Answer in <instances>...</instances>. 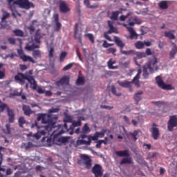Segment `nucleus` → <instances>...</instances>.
Returning <instances> with one entry per match:
<instances>
[{
	"label": "nucleus",
	"instance_id": "7",
	"mask_svg": "<svg viewBox=\"0 0 177 177\" xmlns=\"http://www.w3.org/2000/svg\"><path fill=\"white\" fill-rule=\"evenodd\" d=\"M75 127H77L72 124L68 129V124L66 123H64V125L59 124L57 126V132L58 133V135H62L63 133L68 132L69 131H74Z\"/></svg>",
	"mask_w": 177,
	"mask_h": 177
},
{
	"label": "nucleus",
	"instance_id": "30",
	"mask_svg": "<svg viewBox=\"0 0 177 177\" xmlns=\"http://www.w3.org/2000/svg\"><path fill=\"white\" fill-rule=\"evenodd\" d=\"M115 153L118 156V157H129V151H117L115 152Z\"/></svg>",
	"mask_w": 177,
	"mask_h": 177
},
{
	"label": "nucleus",
	"instance_id": "28",
	"mask_svg": "<svg viewBox=\"0 0 177 177\" xmlns=\"http://www.w3.org/2000/svg\"><path fill=\"white\" fill-rule=\"evenodd\" d=\"M175 30H169L168 32H165V37L166 38H168L169 40H174L176 39V37L174 35Z\"/></svg>",
	"mask_w": 177,
	"mask_h": 177
},
{
	"label": "nucleus",
	"instance_id": "62",
	"mask_svg": "<svg viewBox=\"0 0 177 177\" xmlns=\"http://www.w3.org/2000/svg\"><path fill=\"white\" fill-rule=\"evenodd\" d=\"M36 21H32V24L30 25L29 26V30L30 32H34L35 31V28L34 26V23Z\"/></svg>",
	"mask_w": 177,
	"mask_h": 177
},
{
	"label": "nucleus",
	"instance_id": "40",
	"mask_svg": "<svg viewBox=\"0 0 177 177\" xmlns=\"http://www.w3.org/2000/svg\"><path fill=\"white\" fill-rule=\"evenodd\" d=\"M120 11H114L111 12V16L110 19L111 20L117 21L118 17H119Z\"/></svg>",
	"mask_w": 177,
	"mask_h": 177
},
{
	"label": "nucleus",
	"instance_id": "41",
	"mask_svg": "<svg viewBox=\"0 0 177 177\" xmlns=\"http://www.w3.org/2000/svg\"><path fill=\"white\" fill-rule=\"evenodd\" d=\"M84 37H87L88 39H89V41H91V43L92 44H95V37L93 36V34L91 33H88L84 35Z\"/></svg>",
	"mask_w": 177,
	"mask_h": 177
},
{
	"label": "nucleus",
	"instance_id": "56",
	"mask_svg": "<svg viewBox=\"0 0 177 177\" xmlns=\"http://www.w3.org/2000/svg\"><path fill=\"white\" fill-rule=\"evenodd\" d=\"M25 146L26 149H32L34 147V145L32 142H27L26 144L24 145Z\"/></svg>",
	"mask_w": 177,
	"mask_h": 177
},
{
	"label": "nucleus",
	"instance_id": "47",
	"mask_svg": "<svg viewBox=\"0 0 177 177\" xmlns=\"http://www.w3.org/2000/svg\"><path fill=\"white\" fill-rule=\"evenodd\" d=\"M90 131H91V130H90L88 123L84 124V125L82 128L83 133H88Z\"/></svg>",
	"mask_w": 177,
	"mask_h": 177
},
{
	"label": "nucleus",
	"instance_id": "44",
	"mask_svg": "<svg viewBox=\"0 0 177 177\" xmlns=\"http://www.w3.org/2000/svg\"><path fill=\"white\" fill-rule=\"evenodd\" d=\"M92 142H91L89 140H88V141H86L85 140H77V145H86V146H90L91 143Z\"/></svg>",
	"mask_w": 177,
	"mask_h": 177
},
{
	"label": "nucleus",
	"instance_id": "29",
	"mask_svg": "<svg viewBox=\"0 0 177 177\" xmlns=\"http://www.w3.org/2000/svg\"><path fill=\"white\" fill-rule=\"evenodd\" d=\"M84 3L88 8L90 9H96L99 6V3H93V5H91L90 0H84Z\"/></svg>",
	"mask_w": 177,
	"mask_h": 177
},
{
	"label": "nucleus",
	"instance_id": "24",
	"mask_svg": "<svg viewBox=\"0 0 177 177\" xmlns=\"http://www.w3.org/2000/svg\"><path fill=\"white\" fill-rule=\"evenodd\" d=\"M79 24H75L74 26V37L75 39H78L80 41H82L81 35L79 33Z\"/></svg>",
	"mask_w": 177,
	"mask_h": 177
},
{
	"label": "nucleus",
	"instance_id": "26",
	"mask_svg": "<svg viewBox=\"0 0 177 177\" xmlns=\"http://www.w3.org/2000/svg\"><path fill=\"white\" fill-rule=\"evenodd\" d=\"M42 39L41 33L39 32V29H37L35 35V41L37 44H41V39Z\"/></svg>",
	"mask_w": 177,
	"mask_h": 177
},
{
	"label": "nucleus",
	"instance_id": "21",
	"mask_svg": "<svg viewBox=\"0 0 177 177\" xmlns=\"http://www.w3.org/2000/svg\"><path fill=\"white\" fill-rule=\"evenodd\" d=\"M2 150H5V148L3 147H0V171L5 172L6 169L1 167L2 162H3V155L1 153ZM0 177H3V174L0 173Z\"/></svg>",
	"mask_w": 177,
	"mask_h": 177
},
{
	"label": "nucleus",
	"instance_id": "52",
	"mask_svg": "<svg viewBox=\"0 0 177 177\" xmlns=\"http://www.w3.org/2000/svg\"><path fill=\"white\" fill-rule=\"evenodd\" d=\"M131 15V12H128L127 15H121L120 17V20L121 21H125V20L129 17V16Z\"/></svg>",
	"mask_w": 177,
	"mask_h": 177
},
{
	"label": "nucleus",
	"instance_id": "60",
	"mask_svg": "<svg viewBox=\"0 0 177 177\" xmlns=\"http://www.w3.org/2000/svg\"><path fill=\"white\" fill-rule=\"evenodd\" d=\"M56 26L55 28V30L58 32L59 31L60 28H62V24H60L59 22H55Z\"/></svg>",
	"mask_w": 177,
	"mask_h": 177
},
{
	"label": "nucleus",
	"instance_id": "49",
	"mask_svg": "<svg viewBox=\"0 0 177 177\" xmlns=\"http://www.w3.org/2000/svg\"><path fill=\"white\" fill-rule=\"evenodd\" d=\"M26 124V120L24 117H20L19 118V124L20 128H23V125Z\"/></svg>",
	"mask_w": 177,
	"mask_h": 177
},
{
	"label": "nucleus",
	"instance_id": "45",
	"mask_svg": "<svg viewBox=\"0 0 177 177\" xmlns=\"http://www.w3.org/2000/svg\"><path fill=\"white\" fill-rule=\"evenodd\" d=\"M10 16V14L9 12H7L4 10H3V15L1 18L2 23L6 21V19H7Z\"/></svg>",
	"mask_w": 177,
	"mask_h": 177
},
{
	"label": "nucleus",
	"instance_id": "48",
	"mask_svg": "<svg viewBox=\"0 0 177 177\" xmlns=\"http://www.w3.org/2000/svg\"><path fill=\"white\" fill-rule=\"evenodd\" d=\"M68 55V53L66 52V51H64L62 53H60V55H59V61L61 62H63L65 59V57Z\"/></svg>",
	"mask_w": 177,
	"mask_h": 177
},
{
	"label": "nucleus",
	"instance_id": "22",
	"mask_svg": "<svg viewBox=\"0 0 177 177\" xmlns=\"http://www.w3.org/2000/svg\"><path fill=\"white\" fill-rule=\"evenodd\" d=\"M55 129V128H53V129H52V131H47V130H41V131H37V133L36 134H35L34 137H35L37 140L40 139L42 136H45V134H46V132L48 133L49 134H50V133H51V132L53 131V129ZM44 129H46L45 127H44Z\"/></svg>",
	"mask_w": 177,
	"mask_h": 177
},
{
	"label": "nucleus",
	"instance_id": "63",
	"mask_svg": "<svg viewBox=\"0 0 177 177\" xmlns=\"http://www.w3.org/2000/svg\"><path fill=\"white\" fill-rule=\"evenodd\" d=\"M108 34L109 33H107V32H104V38L106 39L108 41H113V39L111 38V37H109V35Z\"/></svg>",
	"mask_w": 177,
	"mask_h": 177
},
{
	"label": "nucleus",
	"instance_id": "53",
	"mask_svg": "<svg viewBox=\"0 0 177 177\" xmlns=\"http://www.w3.org/2000/svg\"><path fill=\"white\" fill-rule=\"evenodd\" d=\"M7 41H8V43L12 46L15 45L16 44V39L13 37H9Z\"/></svg>",
	"mask_w": 177,
	"mask_h": 177
},
{
	"label": "nucleus",
	"instance_id": "39",
	"mask_svg": "<svg viewBox=\"0 0 177 177\" xmlns=\"http://www.w3.org/2000/svg\"><path fill=\"white\" fill-rule=\"evenodd\" d=\"M69 139L70 137H59L57 138V141L62 144H66L68 143Z\"/></svg>",
	"mask_w": 177,
	"mask_h": 177
},
{
	"label": "nucleus",
	"instance_id": "37",
	"mask_svg": "<svg viewBox=\"0 0 177 177\" xmlns=\"http://www.w3.org/2000/svg\"><path fill=\"white\" fill-rule=\"evenodd\" d=\"M133 158H123V160H122L120 161V165H125V164H133Z\"/></svg>",
	"mask_w": 177,
	"mask_h": 177
},
{
	"label": "nucleus",
	"instance_id": "58",
	"mask_svg": "<svg viewBox=\"0 0 177 177\" xmlns=\"http://www.w3.org/2000/svg\"><path fill=\"white\" fill-rule=\"evenodd\" d=\"M111 93H113L114 95H117L118 97L121 95V93H116V88L114 86H111Z\"/></svg>",
	"mask_w": 177,
	"mask_h": 177
},
{
	"label": "nucleus",
	"instance_id": "4",
	"mask_svg": "<svg viewBox=\"0 0 177 177\" xmlns=\"http://www.w3.org/2000/svg\"><path fill=\"white\" fill-rule=\"evenodd\" d=\"M141 73H142L141 69H138V73L133 77V80H132V82H128L127 80H125L124 82L118 81V85H120L122 88H131V86H132V84H134L136 86L139 87L140 86L139 79H140Z\"/></svg>",
	"mask_w": 177,
	"mask_h": 177
},
{
	"label": "nucleus",
	"instance_id": "50",
	"mask_svg": "<svg viewBox=\"0 0 177 177\" xmlns=\"http://www.w3.org/2000/svg\"><path fill=\"white\" fill-rule=\"evenodd\" d=\"M99 137L100 136H98L97 134H94L93 136H88V140H89L90 142H92V140L97 141Z\"/></svg>",
	"mask_w": 177,
	"mask_h": 177
},
{
	"label": "nucleus",
	"instance_id": "20",
	"mask_svg": "<svg viewBox=\"0 0 177 177\" xmlns=\"http://www.w3.org/2000/svg\"><path fill=\"white\" fill-rule=\"evenodd\" d=\"M124 27L127 28L129 32H130V39H138V35L137 33L134 31L133 28L132 27H127V25L124 24H123Z\"/></svg>",
	"mask_w": 177,
	"mask_h": 177
},
{
	"label": "nucleus",
	"instance_id": "12",
	"mask_svg": "<svg viewBox=\"0 0 177 177\" xmlns=\"http://www.w3.org/2000/svg\"><path fill=\"white\" fill-rule=\"evenodd\" d=\"M168 130L171 131L174 130V128L177 127V116L171 115L169 116V120L167 123Z\"/></svg>",
	"mask_w": 177,
	"mask_h": 177
},
{
	"label": "nucleus",
	"instance_id": "9",
	"mask_svg": "<svg viewBox=\"0 0 177 177\" xmlns=\"http://www.w3.org/2000/svg\"><path fill=\"white\" fill-rule=\"evenodd\" d=\"M15 3L19 6L20 8L26 10H29L31 8H34L35 5L28 0H16Z\"/></svg>",
	"mask_w": 177,
	"mask_h": 177
},
{
	"label": "nucleus",
	"instance_id": "38",
	"mask_svg": "<svg viewBox=\"0 0 177 177\" xmlns=\"http://www.w3.org/2000/svg\"><path fill=\"white\" fill-rule=\"evenodd\" d=\"M84 84H85V78L82 75H79L76 81V85H84Z\"/></svg>",
	"mask_w": 177,
	"mask_h": 177
},
{
	"label": "nucleus",
	"instance_id": "19",
	"mask_svg": "<svg viewBox=\"0 0 177 177\" xmlns=\"http://www.w3.org/2000/svg\"><path fill=\"white\" fill-rule=\"evenodd\" d=\"M129 26H133L135 24L140 25L142 23L137 17H131L128 21Z\"/></svg>",
	"mask_w": 177,
	"mask_h": 177
},
{
	"label": "nucleus",
	"instance_id": "59",
	"mask_svg": "<svg viewBox=\"0 0 177 177\" xmlns=\"http://www.w3.org/2000/svg\"><path fill=\"white\" fill-rule=\"evenodd\" d=\"M105 133H106V130L103 129L100 132H98V131H96V133H95V134H97V136H105Z\"/></svg>",
	"mask_w": 177,
	"mask_h": 177
},
{
	"label": "nucleus",
	"instance_id": "57",
	"mask_svg": "<svg viewBox=\"0 0 177 177\" xmlns=\"http://www.w3.org/2000/svg\"><path fill=\"white\" fill-rule=\"evenodd\" d=\"M73 66V63L68 64L66 66L63 68V71H68L70 68H71Z\"/></svg>",
	"mask_w": 177,
	"mask_h": 177
},
{
	"label": "nucleus",
	"instance_id": "14",
	"mask_svg": "<svg viewBox=\"0 0 177 177\" xmlns=\"http://www.w3.org/2000/svg\"><path fill=\"white\" fill-rule=\"evenodd\" d=\"M59 12L66 14L70 12L71 9L68 6V4L66 3V1H64L62 0L59 1Z\"/></svg>",
	"mask_w": 177,
	"mask_h": 177
},
{
	"label": "nucleus",
	"instance_id": "27",
	"mask_svg": "<svg viewBox=\"0 0 177 177\" xmlns=\"http://www.w3.org/2000/svg\"><path fill=\"white\" fill-rule=\"evenodd\" d=\"M143 95V91H139L134 95L133 99L136 102V104H138L140 101L142 100V95Z\"/></svg>",
	"mask_w": 177,
	"mask_h": 177
},
{
	"label": "nucleus",
	"instance_id": "6",
	"mask_svg": "<svg viewBox=\"0 0 177 177\" xmlns=\"http://www.w3.org/2000/svg\"><path fill=\"white\" fill-rule=\"evenodd\" d=\"M60 135L61 134H58L57 131L53 130L52 134H50V137H44L41 140V142L43 143L46 142L47 146L51 147L53 143H54L55 140H57L58 136Z\"/></svg>",
	"mask_w": 177,
	"mask_h": 177
},
{
	"label": "nucleus",
	"instance_id": "10",
	"mask_svg": "<svg viewBox=\"0 0 177 177\" xmlns=\"http://www.w3.org/2000/svg\"><path fill=\"white\" fill-rule=\"evenodd\" d=\"M6 109H7V115H8L9 117V122H14L15 113L13 110L9 109L8 105L4 103L0 104V113L4 111Z\"/></svg>",
	"mask_w": 177,
	"mask_h": 177
},
{
	"label": "nucleus",
	"instance_id": "54",
	"mask_svg": "<svg viewBox=\"0 0 177 177\" xmlns=\"http://www.w3.org/2000/svg\"><path fill=\"white\" fill-rule=\"evenodd\" d=\"M8 24L7 21H4V22L2 23V21H0V29H5L7 28Z\"/></svg>",
	"mask_w": 177,
	"mask_h": 177
},
{
	"label": "nucleus",
	"instance_id": "15",
	"mask_svg": "<svg viewBox=\"0 0 177 177\" xmlns=\"http://www.w3.org/2000/svg\"><path fill=\"white\" fill-rule=\"evenodd\" d=\"M80 159L84 162V164L86 169H89L92 167V160L88 155L81 154Z\"/></svg>",
	"mask_w": 177,
	"mask_h": 177
},
{
	"label": "nucleus",
	"instance_id": "8",
	"mask_svg": "<svg viewBox=\"0 0 177 177\" xmlns=\"http://www.w3.org/2000/svg\"><path fill=\"white\" fill-rule=\"evenodd\" d=\"M156 82L157 83L159 88H161L164 91H172L174 88L171 84H165L164 81L160 76H157L156 77Z\"/></svg>",
	"mask_w": 177,
	"mask_h": 177
},
{
	"label": "nucleus",
	"instance_id": "42",
	"mask_svg": "<svg viewBox=\"0 0 177 177\" xmlns=\"http://www.w3.org/2000/svg\"><path fill=\"white\" fill-rule=\"evenodd\" d=\"M32 56L35 59L41 58V51L39 50H33Z\"/></svg>",
	"mask_w": 177,
	"mask_h": 177
},
{
	"label": "nucleus",
	"instance_id": "34",
	"mask_svg": "<svg viewBox=\"0 0 177 177\" xmlns=\"http://www.w3.org/2000/svg\"><path fill=\"white\" fill-rule=\"evenodd\" d=\"M25 48L28 51H32V50H34L35 49L39 48V45H35V44H32V45L26 44Z\"/></svg>",
	"mask_w": 177,
	"mask_h": 177
},
{
	"label": "nucleus",
	"instance_id": "36",
	"mask_svg": "<svg viewBox=\"0 0 177 177\" xmlns=\"http://www.w3.org/2000/svg\"><path fill=\"white\" fill-rule=\"evenodd\" d=\"M116 63V61H113L112 59H110L107 62L108 68L113 70L118 68V66H113V65Z\"/></svg>",
	"mask_w": 177,
	"mask_h": 177
},
{
	"label": "nucleus",
	"instance_id": "32",
	"mask_svg": "<svg viewBox=\"0 0 177 177\" xmlns=\"http://www.w3.org/2000/svg\"><path fill=\"white\" fill-rule=\"evenodd\" d=\"M177 54V46L174 45L169 51V59H174L175 55Z\"/></svg>",
	"mask_w": 177,
	"mask_h": 177
},
{
	"label": "nucleus",
	"instance_id": "5",
	"mask_svg": "<svg viewBox=\"0 0 177 177\" xmlns=\"http://www.w3.org/2000/svg\"><path fill=\"white\" fill-rule=\"evenodd\" d=\"M158 63V60L156 57L152 58L149 60V63L147 64V68L144 67L142 69V77H144V79L147 80L148 79V72L147 69H149V72L151 73H153L154 72V66Z\"/></svg>",
	"mask_w": 177,
	"mask_h": 177
},
{
	"label": "nucleus",
	"instance_id": "23",
	"mask_svg": "<svg viewBox=\"0 0 177 177\" xmlns=\"http://www.w3.org/2000/svg\"><path fill=\"white\" fill-rule=\"evenodd\" d=\"M108 27H109V30H108L107 34H118V30L116 28H115L113 25V22L111 21H108Z\"/></svg>",
	"mask_w": 177,
	"mask_h": 177
},
{
	"label": "nucleus",
	"instance_id": "1",
	"mask_svg": "<svg viewBox=\"0 0 177 177\" xmlns=\"http://www.w3.org/2000/svg\"><path fill=\"white\" fill-rule=\"evenodd\" d=\"M59 111V109L57 108H52L49 109L48 114L46 113H40L37 115V121L42 120L44 124H47L45 127L46 130L48 131H51L53 129L56 128V120L58 119L57 115H53V113H57Z\"/></svg>",
	"mask_w": 177,
	"mask_h": 177
},
{
	"label": "nucleus",
	"instance_id": "55",
	"mask_svg": "<svg viewBox=\"0 0 177 177\" xmlns=\"http://www.w3.org/2000/svg\"><path fill=\"white\" fill-rule=\"evenodd\" d=\"M72 124L76 127H80L82 125V120H80V119H79V120H77V121H73Z\"/></svg>",
	"mask_w": 177,
	"mask_h": 177
},
{
	"label": "nucleus",
	"instance_id": "3",
	"mask_svg": "<svg viewBox=\"0 0 177 177\" xmlns=\"http://www.w3.org/2000/svg\"><path fill=\"white\" fill-rule=\"evenodd\" d=\"M15 80L16 82H19L20 85H24L25 80H27L30 84V88H32L34 91L37 88V83L32 76L25 75L21 73H18V74L15 76Z\"/></svg>",
	"mask_w": 177,
	"mask_h": 177
},
{
	"label": "nucleus",
	"instance_id": "51",
	"mask_svg": "<svg viewBox=\"0 0 177 177\" xmlns=\"http://www.w3.org/2000/svg\"><path fill=\"white\" fill-rule=\"evenodd\" d=\"M13 33H15L16 36H19V37H22L24 35L23 32L18 29L13 30Z\"/></svg>",
	"mask_w": 177,
	"mask_h": 177
},
{
	"label": "nucleus",
	"instance_id": "17",
	"mask_svg": "<svg viewBox=\"0 0 177 177\" xmlns=\"http://www.w3.org/2000/svg\"><path fill=\"white\" fill-rule=\"evenodd\" d=\"M18 54L20 56V58L24 61V62H28L29 61L30 63H35V61L33 58H32L30 56L26 55L23 54V50H18Z\"/></svg>",
	"mask_w": 177,
	"mask_h": 177
},
{
	"label": "nucleus",
	"instance_id": "25",
	"mask_svg": "<svg viewBox=\"0 0 177 177\" xmlns=\"http://www.w3.org/2000/svg\"><path fill=\"white\" fill-rule=\"evenodd\" d=\"M22 110L24 111V114L27 116H29L31 114L34 113V111L31 110L30 107L25 104L23 105Z\"/></svg>",
	"mask_w": 177,
	"mask_h": 177
},
{
	"label": "nucleus",
	"instance_id": "31",
	"mask_svg": "<svg viewBox=\"0 0 177 177\" xmlns=\"http://www.w3.org/2000/svg\"><path fill=\"white\" fill-rule=\"evenodd\" d=\"M159 9L167 10L168 9V2L167 1H162L158 3Z\"/></svg>",
	"mask_w": 177,
	"mask_h": 177
},
{
	"label": "nucleus",
	"instance_id": "16",
	"mask_svg": "<svg viewBox=\"0 0 177 177\" xmlns=\"http://www.w3.org/2000/svg\"><path fill=\"white\" fill-rule=\"evenodd\" d=\"M70 82V77L69 76L64 75L63 77H61V79L56 82L57 86H61L63 85H68Z\"/></svg>",
	"mask_w": 177,
	"mask_h": 177
},
{
	"label": "nucleus",
	"instance_id": "46",
	"mask_svg": "<svg viewBox=\"0 0 177 177\" xmlns=\"http://www.w3.org/2000/svg\"><path fill=\"white\" fill-rule=\"evenodd\" d=\"M117 52V49L115 48H109L106 50L107 54H112L114 56H116L115 53Z\"/></svg>",
	"mask_w": 177,
	"mask_h": 177
},
{
	"label": "nucleus",
	"instance_id": "35",
	"mask_svg": "<svg viewBox=\"0 0 177 177\" xmlns=\"http://www.w3.org/2000/svg\"><path fill=\"white\" fill-rule=\"evenodd\" d=\"M3 133L10 135L12 133V129L10 128V125L9 124H6L5 129H2Z\"/></svg>",
	"mask_w": 177,
	"mask_h": 177
},
{
	"label": "nucleus",
	"instance_id": "2",
	"mask_svg": "<svg viewBox=\"0 0 177 177\" xmlns=\"http://www.w3.org/2000/svg\"><path fill=\"white\" fill-rule=\"evenodd\" d=\"M114 42L116 44L118 47H120V50L122 55H133L137 56V57L134 58V60L136 61L137 59H142L143 57H147V55L145 53L143 52H137L134 50H124L123 48L125 47V44L118 37H114Z\"/></svg>",
	"mask_w": 177,
	"mask_h": 177
},
{
	"label": "nucleus",
	"instance_id": "13",
	"mask_svg": "<svg viewBox=\"0 0 177 177\" xmlns=\"http://www.w3.org/2000/svg\"><path fill=\"white\" fill-rule=\"evenodd\" d=\"M8 8L12 12V15L13 17H16L17 15L21 16V15L16 10V6L15 0H8Z\"/></svg>",
	"mask_w": 177,
	"mask_h": 177
},
{
	"label": "nucleus",
	"instance_id": "11",
	"mask_svg": "<svg viewBox=\"0 0 177 177\" xmlns=\"http://www.w3.org/2000/svg\"><path fill=\"white\" fill-rule=\"evenodd\" d=\"M91 172L95 177H102L104 170L100 164H95L93 169H91Z\"/></svg>",
	"mask_w": 177,
	"mask_h": 177
},
{
	"label": "nucleus",
	"instance_id": "43",
	"mask_svg": "<svg viewBox=\"0 0 177 177\" xmlns=\"http://www.w3.org/2000/svg\"><path fill=\"white\" fill-rule=\"evenodd\" d=\"M135 47L138 50L143 49L145 47V44L141 41H138V42L135 43Z\"/></svg>",
	"mask_w": 177,
	"mask_h": 177
},
{
	"label": "nucleus",
	"instance_id": "18",
	"mask_svg": "<svg viewBox=\"0 0 177 177\" xmlns=\"http://www.w3.org/2000/svg\"><path fill=\"white\" fill-rule=\"evenodd\" d=\"M155 127H156V124H153V127L151 129V133L152 138H153V139L156 140L158 139V137L160 136V130Z\"/></svg>",
	"mask_w": 177,
	"mask_h": 177
},
{
	"label": "nucleus",
	"instance_id": "61",
	"mask_svg": "<svg viewBox=\"0 0 177 177\" xmlns=\"http://www.w3.org/2000/svg\"><path fill=\"white\" fill-rule=\"evenodd\" d=\"M72 118L71 116H66V118L64 120V124H66V122H72Z\"/></svg>",
	"mask_w": 177,
	"mask_h": 177
},
{
	"label": "nucleus",
	"instance_id": "64",
	"mask_svg": "<svg viewBox=\"0 0 177 177\" xmlns=\"http://www.w3.org/2000/svg\"><path fill=\"white\" fill-rule=\"evenodd\" d=\"M145 55H147L148 56H150L152 55L151 50L149 48H148L147 50H145Z\"/></svg>",
	"mask_w": 177,
	"mask_h": 177
},
{
	"label": "nucleus",
	"instance_id": "33",
	"mask_svg": "<svg viewBox=\"0 0 177 177\" xmlns=\"http://www.w3.org/2000/svg\"><path fill=\"white\" fill-rule=\"evenodd\" d=\"M139 135L138 131H134L132 133H129L127 138H129V136L131 137L132 139H133L134 142H136L138 138L137 136Z\"/></svg>",
	"mask_w": 177,
	"mask_h": 177
}]
</instances>
